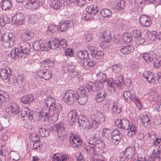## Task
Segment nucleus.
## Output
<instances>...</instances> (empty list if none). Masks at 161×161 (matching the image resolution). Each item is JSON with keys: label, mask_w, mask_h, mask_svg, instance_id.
<instances>
[{"label": "nucleus", "mask_w": 161, "mask_h": 161, "mask_svg": "<svg viewBox=\"0 0 161 161\" xmlns=\"http://www.w3.org/2000/svg\"><path fill=\"white\" fill-rule=\"evenodd\" d=\"M75 60L80 68L86 69L93 68L96 64V61L90 57L87 49L78 51Z\"/></svg>", "instance_id": "obj_1"}, {"label": "nucleus", "mask_w": 161, "mask_h": 161, "mask_svg": "<svg viewBox=\"0 0 161 161\" xmlns=\"http://www.w3.org/2000/svg\"><path fill=\"white\" fill-rule=\"evenodd\" d=\"M76 15L72 12L66 11L64 17L66 18L59 23L58 29L62 32H65L69 27H73L75 26L77 22Z\"/></svg>", "instance_id": "obj_2"}, {"label": "nucleus", "mask_w": 161, "mask_h": 161, "mask_svg": "<svg viewBox=\"0 0 161 161\" xmlns=\"http://www.w3.org/2000/svg\"><path fill=\"white\" fill-rule=\"evenodd\" d=\"M31 48L30 44L25 42L21 43L20 47L18 48H14L10 51L11 57L14 60L20 58L26 57L29 55Z\"/></svg>", "instance_id": "obj_3"}, {"label": "nucleus", "mask_w": 161, "mask_h": 161, "mask_svg": "<svg viewBox=\"0 0 161 161\" xmlns=\"http://www.w3.org/2000/svg\"><path fill=\"white\" fill-rule=\"evenodd\" d=\"M16 38L15 34L12 32L6 33L3 29H0V41H3L5 48H10L14 46Z\"/></svg>", "instance_id": "obj_4"}, {"label": "nucleus", "mask_w": 161, "mask_h": 161, "mask_svg": "<svg viewBox=\"0 0 161 161\" xmlns=\"http://www.w3.org/2000/svg\"><path fill=\"white\" fill-rule=\"evenodd\" d=\"M32 46L34 49L36 51H48L50 49L47 42H43L41 39H37L33 43Z\"/></svg>", "instance_id": "obj_5"}, {"label": "nucleus", "mask_w": 161, "mask_h": 161, "mask_svg": "<svg viewBox=\"0 0 161 161\" xmlns=\"http://www.w3.org/2000/svg\"><path fill=\"white\" fill-rule=\"evenodd\" d=\"M112 36L109 30H106L103 32L102 37V42L100 43V47L102 49L107 48L109 44L112 41Z\"/></svg>", "instance_id": "obj_6"}, {"label": "nucleus", "mask_w": 161, "mask_h": 161, "mask_svg": "<svg viewBox=\"0 0 161 161\" xmlns=\"http://www.w3.org/2000/svg\"><path fill=\"white\" fill-rule=\"evenodd\" d=\"M25 18V16L22 13H17L12 17L11 22L13 25L19 27L24 24Z\"/></svg>", "instance_id": "obj_7"}, {"label": "nucleus", "mask_w": 161, "mask_h": 161, "mask_svg": "<svg viewBox=\"0 0 161 161\" xmlns=\"http://www.w3.org/2000/svg\"><path fill=\"white\" fill-rule=\"evenodd\" d=\"M38 76L45 80H48L52 77V72L48 69L42 67L37 72Z\"/></svg>", "instance_id": "obj_8"}, {"label": "nucleus", "mask_w": 161, "mask_h": 161, "mask_svg": "<svg viewBox=\"0 0 161 161\" xmlns=\"http://www.w3.org/2000/svg\"><path fill=\"white\" fill-rule=\"evenodd\" d=\"M53 128L54 130L55 129V132H57V136L60 140H63L64 138L65 134L63 124L60 123H57L53 127Z\"/></svg>", "instance_id": "obj_9"}, {"label": "nucleus", "mask_w": 161, "mask_h": 161, "mask_svg": "<svg viewBox=\"0 0 161 161\" xmlns=\"http://www.w3.org/2000/svg\"><path fill=\"white\" fill-rule=\"evenodd\" d=\"M115 124L116 126L122 129L128 130L130 126L129 121L125 119H117L115 121Z\"/></svg>", "instance_id": "obj_10"}, {"label": "nucleus", "mask_w": 161, "mask_h": 161, "mask_svg": "<svg viewBox=\"0 0 161 161\" xmlns=\"http://www.w3.org/2000/svg\"><path fill=\"white\" fill-rule=\"evenodd\" d=\"M64 100L69 104H72L75 100L74 92L71 90L66 91L64 97Z\"/></svg>", "instance_id": "obj_11"}, {"label": "nucleus", "mask_w": 161, "mask_h": 161, "mask_svg": "<svg viewBox=\"0 0 161 161\" xmlns=\"http://www.w3.org/2000/svg\"><path fill=\"white\" fill-rule=\"evenodd\" d=\"M34 36V34L32 31L26 29L22 34L21 39L22 41L25 42L31 40Z\"/></svg>", "instance_id": "obj_12"}, {"label": "nucleus", "mask_w": 161, "mask_h": 161, "mask_svg": "<svg viewBox=\"0 0 161 161\" xmlns=\"http://www.w3.org/2000/svg\"><path fill=\"white\" fill-rule=\"evenodd\" d=\"M122 135L117 130H114L112 133L111 142L114 145H117L120 141Z\"/></svg>", "instance_id": "obj_13"}, {"label": "nucleus", "mask_w": 161, "mask_h": 161, "mask_svg": "<svg viewBox=\"0 0 161 161\" xmlns=\"http://www.w3.org/2000/svg\"><path fill=\"white\" fill-rule=\"evenodd\" d=\"M139 20L140 25L146 27L149 26L152 23L150 17L145 14L141 15L139 17Z\"/></svg>", "instance_id": "obj_14"}, {"label": "nucleus", "mask_w": 161, "mask_h": 161, "mask_svg": "<svg viewBox=\"0 0 161 161\" xmlns=\"http://www.w3.org/2000/svg\"><path fill=\"white\" fill-rule=\"evenodd\" d=\"M125 3L126 2L124 0H117L114 3L113 8L116 12H123L125 9Z\"/></svg>", "instance_id": "obj_15"}, {"label": "nucleus", "mask_w": 161, "mask_h": 161, "mask_svg": "<svg viewBox=\"0 0 161 161\" xmlns=\"http://www.w3.org/2000/svg\"><path fill=\"white\" fill-rule=\"evenodd\" d=\"M77 115V111L75 109H72L69 112L68 115L67 120L69 125H73L76 121Z\"/></svg>", "instance_id": "obj_16"}, {"label": "nucleus", "mask_w": 161, "mask_h": 161, "mask_svg": "<svg viewBox=\"0 0 161 161\" xmlns=\"http://www.w3.org/2000/svg\"><path fill=\"white\" fill-rule=\"evenodd\" d=\"M154 52H150L144 53L140 54V57L143 58L145 62L147 64L152 62L154 60L153 54Z\"/></svg>", "instance_id": "obj_17"}, {"label": "nucleus", "mask_w": 161, "mask_h": 161, "mask_svg": "<svg viewBox=\"0 0 161 161\" xmlns=\"http://www.w3.org/2000/svg\"><path fill=\"white\" fill-rule=\"evenodd\" d=\"M122 40L123 43L130 45L133 41V36L130 33H124L122 35Z\"/></svg>", "instance_id": "obj_18"}, {"label": "nucleus", "mask_w": 161, "mask_h": 161, "mask_svg": "<svg viewBox=\"0 0 161 161\" xmlns=\"http://www.w3.org/2000/svg\"><path fill=\"white\" fill-rule=\"evenodd\" d=\"M134 47L132 45L123 46L120 47V52L124 55H127L131 53L134 50Z\"/></svg>", "instance_id": "obj_19"}, {"label": "nucleus", "mask_w": 161, "mask_h": 161, "mask_svg": "<svg viewBox=\"0 0 161 161\" xmlns=\"http://www.w3.org/2000/svg\"><path fill=\"white\" fill-rule=\"evenodd\" d=\"M12 0H2L0 3V8L3 10H9L12 7Z\"/></svg>", "instance_id": "obj_20"}, {"label": "nucleus", "mask_w": 161, "mask_h": 161, "mask_svg": "<svg viewBox=\"0 0 161 161\" xmlns=\"http://www.w3.org/2000/svg\"><path fill=\"white\" fill-rule=\"evenodd\" d=\"M104 152H98L93 155V157L91 160V161H106L104 157L105 154Z\"/></svg>", "instance_id": "obj_21"}, {"label": "nucleus", "mask_w": 161, "mask_h": 161, "mask_svg": "<svg viewBox=\"0 0 161 161\" xmlns=\"http://www.w3.org/2000/svg\"><path fill=\"white\" fill-rule=\"evenodd\" d=\"M59 39L58 38H53L51 41H49L47 42V45L49 46L50 49H57L58 48H59V46H60L59 42Z\"/></svg>", "instance_id": "obj_22"}, {"label": "nucleus", "mask_w": 161, "mask_h": 161, "mask_svg": "<svg viewBox=\"0 0 161 161\" xmlns=\"http://www.w3.org/2000/svg\"><path fill=\"white\" fill-rule=\"evenodd\" d=\"M104 52L101 50H98L97 49L96 52L94 53V55L92 56V58L93 60L96 61V60L98 62L102 61L103 59Z\"/></svg>", "instance_id": "obj_23"}, {"label": "nucleus", "mask_w": 161, "mask_h": 161, "mask_svg": "<svg viewBox=\"0 0 161 161\" xmlns=\"http://www.w3.org/2000/svg\"><path fill=\"white\" fill-rule=\"evenodd\" d=\"M156 0H135V2L140 8H143L145 4H153L155 5Z\"/></svg>", "instance_id": "obj_24"}, {"label": "nucleus", "mask_w": 161, "mask_h": 161, "mask_svg": "<svg viewBox=\"0 0 161 161\" xmlns=\"http://www.w3.org/2000/svg\"><path fill=\"white\" fill-rule=\"evenodd\" d=\"M70 140L71 142H73L72 145L75 147H78L82 143L81 139L77 135H74L73 134L71 136Z\"/></svg>", "instance_id": "obj_25"}, {"label": "nucleus", "mask_w": 161, "mask_h": 161, "mask_svg": "<svg viewBox=\"0 0 161 161\" xmlns=\"http://www.w3.org/2000/svg\"><path fill=\"white\" fill-rule=\"evenodd\" d=\"M78 125L79 126L86 128V127L89 124V121L86 118L82 115H79L78 118Z\"/></svg>", "instance_id": "obj_26"}, {"label": "nucleus", "mask_w": 161, "mask_h": 161, "mask_svg": "<svg viewBox=\"0 0 161 161\" xmlns=\"http://www.w3.org/2000/svg\"><path fill=\"white\" fill-rule=\"evenodd\" d=\"M54 112V116L56 119H57L59 116V114L62 110V107L61 105L59 103L55 104L53 106V107L51 108Z\"/></svg>", "instance_id": "obj_27"}, {"label": "nucleus", "mask_w": 161, "mask_h": 161, "mask_svg": "<svg viewBox=\"0 0 161 161\" xmlns=\"http://www.w3.org/2000/svg\"><path fill=\"white\" fill-rule=\"evenodd\" d=\"M125 155L130 158H132L135 155L136 151L135 148L133 146H129L125 149Z\"/></svg>", "instance_id": "obj_28"}, {"label": "nucleus", "mask_w": 161, "mask_h": 161, "mask_svg": "<svg viewBox=\"0 0 161 161\" xmlns=\"http://www.w3.org/2000/svg\"><path fill=\"white\" fill-rule=\"evenodd\" d=\"M89 89L86 87L81 86L77 90V92L78 96H87Z\"/></svg>", "instance_id": "obj_29"}, {"label": "nucleus", "mask_w": 161, "mask_h": 161, "mask_svg": "<svg viewBox=\"0 0 161 161\" xmlns=\"http://www.w3.org/2000/svg\"><path fill=\"white\" fill-rule=\"evenodd\" d=\"M49 6L54 9L57 10L59 9L62 6V3L58 0H51L49 2Z\"/></svg>", "instance_id": "obj_30"}, {"label": "nucleus", "mask_w": 161, "mask_h": 161, "mask_svg": "<svg viewBox=\"0 0 161 161\" xmlns=\"http://www.w3.org/2000/svg\"><path fill=\"white\" fill-rule=\"evenodd\" d=\"M93 115L96 119H98L100 123H103L105 120V117L104 114L99 111L95 110L93 112Z\"/></svg>", "instance_id": "obj_31"}, {"label": "nucleus", "mask_w": 161, "mask_h": 161, "mask_svg": "<svg viewBox=\"0 0 161 161\" xmlns=\"http://www.w3.org/2000/svg\"><path fill=\"white\" fill-rule=\"evenodd\" d=\"M138 132V128L134 125H131L130 127V130L127 131V135L129 137L135 136Z\"/></svg>", "instance_id": "obj_32"}, {"label": "nucleus", "mask_w": 161, "mask_h": 161, "mask_svg": "<svg viewBox=\"0 0 161 161\" xmlns=\"http://www.w3.org/2000/svg\"><path fill=\"white\" fill-rule=\"evenodd\" d=\"M11 69L7 68L6 69H3L1 70L0 72V77L3 80H6L8 78V75H10Z\"/></svg>", "instance_id": "obj_33"}, {"label": "nucleus", "mask_w": 161, "mask_h": 161, "mask_svg": "<svg viewBox=\"0 0 161 161\" xmlns=\"http://www.w3.org/2000/svg\"><path fill=\"white\" fill-rule=\"evenodd\" d=\"M11 21L10 17L6 14L0 17V25L2 26H5L6 24H9Z\"/></svg>", "instance_id": "obj_34"}, {"label": "nucleus", "mask_w": 161, "mask_h": 161, "mask_svg": "<svg viewBox=\"0 0 161 161\" xmlns=\"http://www.w3.org/2000/svg\"><path fill=\"white\" fill-rule=\"evenodd\" d=\"M106 96V93L104 90H99L97 92L96 95L95 100L97 102H100L105 99Z\"/></svg>", "instance_id": "obj_35"}, {"label": "nucleus", "mask_w": 161, "mask_h": 161, "mask_svg": "<svg viewBox=\"0 0 161 161\" xmlns=\"http://www.w3.org/2000/svg\"><path fill=\"white\" fill-rule=\"evenodd\" d=\"M122 64L120 63H114L111 67V71L114 73H119L122 70Z\"/></svg>", "instance_id": "obj_36"}, {"label": "nucleus", "mask_w": 161, "mask_h": 161, "mask_svg": "<svg viewBox=\"0 0 161 161\" xmlns=\"http://www.w3.org/2000/svg\"><path fill=\"white\" fill-rule=\"evenodd\" d=\"M109 91L112 93L114 92L115 88L118 86V83L115 82V81H107Z\"/></svg>", "instance_id": "obj_37"}, {"label": "nucleus", "mask_w": 161, "mask_h": 161, "mask_svg": "<svg viewBox=\"0 0 161 161\" xmlns=\"http://www.w3.org/2000/svg\"><path fill=\"white\" fill-rule=\"evenodd\" d=\"M99 14H101L104 18H108L112 16V12L109 9L104 8L101 10Z\"/></svg>", "instance_id": "obj_38"}, {"label": "nucleus", "mask_w": 161, "mask_h": 161, "mask_svg": "<svg viewBox=\"0 0 161 161\" xmlns=\"http://www.w3.org/2000/svg\"><path fill=\"white\" fill-rule=\"evenodd\" d=\"M86 9L88 10L89 11L92 13L94 16L96 15L99 11V8L97 5H91L88 6Z\"/></svg>", "instance_id": "obj_39"}, {"label": "nucleus", "mask_w": 161, "mask_h": 161, "mask_svg": "<svg viewBox=\"0 0 161 161\" xmlns=\"http://www.w3.org/2000/svg\"><path fill=\"white\" fill-rule=\"evenodd\" d=\"M21 114L23 117L27 116L29 119H32L33 115L31 114L30 110L27 107L23 108L21 110Z\"/></svg>", "instance_id": "obj_40"}, {"label": "nucleus", "mask_w": 161, "mask_h": 161, "mask_svg": "<svg viewBox=\"0 0 161 161\" xmlns=\"http://www.w3.org/2000/svg\"><path fill=\"white\" fill-rule=\"evenodd\" d=\"M45 104L47 108H51L55 104V100L52 97H47L45 99Z\"/></svg>", "instance_id": "obj_41"}, {"label": "nucleus", "mask_w": 161, "mask_h": 161, "mask_svg": "<svg viewBox=\"0 0 161 161\" xmlns=\"http://www.w3.org/2000/svg\"><path fill=\"white\" fill-rule=\"evenodd\" d=\"M59 30L58 26L54 24H50L48 27L47 32L49 34L56 33Z\"/></svg>", "instance_id": "obj_42"}, {"label": "nucleus", "mask_w": 161, "mask_h": 161, "mask_svg": "<svg viewBox=\"0 0 161 161\" xmlns=\"http://www.w3.org/2000/svg\"><path fill=\"white\" fill-rule=\"evenodd\" d=\"M94 15L88 10L86 9V12L83 14L82 17L85 20L89 21L94 19Z\"/></svg>", "instance_id": "obj_43"}, {"label": "nucleus", "mask_w": 161, "mask_h": 161, "mask_svg": "<svg viewBox=\"0 0 161 161\" xmlns=\"http://www.w3.org/2000/svg\"><path fill=\"white\" fill-rule=\"evenodd\" d=\"M123 96L124 100L127 102L131 101L134 98V96L128 91L124 92Z\"/></svg>", "instance_id": "obj_44"}, {"label": "nucleus", "mask_w": 161, "mask_h": 161, "mask_svg": "<svg viewBox=\"0 0 161 161\" xmlns=\"http://www.w3.org/2000/svg\"><path fill=\"white\" fill-rule=\"evenodd\" d=\"M85 47L87 49L88 51H89L91 56L93 54L94 55V53L97 49L96 46L93 43H88L85 46Z\"/></svg>", "instance_id": "obj_45"}, {"label": "nucleus", "mask_w": 161, "mask_h": 161, "mask_svg": "<svg viewBox=\"0 0 161 161\" xmlns=\"http://www.w3.org/2000/svg\"><path fill=\"white\" fill-rule=\"evenodd\" d=\"M95 137V145L96 146L98 145V148H102L104 147L103 142L98 137V135L95 134L94 135Z\"/></svg>", "instance_id": "obj_46"}, {"label": "nucleus", "mask_w": 161, "mask_h": 161, "mask_svg": "<svg viewBox=\"0 0 161 161\" xmlns=\"http://www.w3.org/2000/svg\"><path fill=\"white\" fill-rule=\"evenodd\" d=\"M160 153L156 149H154L151 155V158L153 161H160Z\"/></svg>", "instance_id": "obj_47"}, {"label": "nucleus", "mask_w": 161, "mask_h": 161, "mask_svg": "<svg viewBox=\"0 0 161 161\" xmlns=\"http://www.w3.org/2000/svg\"><path fill=\"white\" fill-rule=\"evenodd\" d=\"M10 158L11 160L17 161L19 159L20 155L19 153L16 151H12L10 153Z\"/></svg>", "instance_id": "obj_48"}, {"label": "nucleus", "mask_w": 161, "mask_h": 161, "mask_svg": "<svg viewBox=\"0 0 161 161\" xmlns=\"http://www.w3.org/2000/svg\"><path fill=\"white\" fill-rule=\"evenodd\" d=\"M33 97L31 95H27L21 99V101L24 104L30 103L33 100Z\"/></svg>", "instance_id": "obj_49"}, {"label": "nucleus", "mask_w": 161, "mask_h": 161, "mask_svg": "<svg viewBox=\"0 0 161 161\" xmlns=\"http://www.w3.org/2000/svg\"><path fill=\"white\" fill-rule=\"evenodd\" d=\"M43 64L46 67H47L53 68L55 64V62L51 59L48 58L44 60Z\"/></svg>", "instance_id": "obj_50"}, {"label": "nucleus", "mask_w": 161, "mask_h": 161, "mask_svg": "<svg viewBox=\"0 0 161 161\" xmlns=\"http://www.w3.org/2000/svg\"><path fill=\"white\" fill-rule=\"evenodd\" d=\"M113 131L109 129L103 128L102 130L103 136L107 139H108L112 136Z\"/></svg>", "instance_id": "obj_51"}, {"label": "nucleus", "mask_w": 161, "mask_h": 161, "mask_svg": "<svg viewBox=\"0 0 161 161\" xmlns=\"http://www.w3.org/2000/svg\"><path fill=\"white\" fill-rule=\"evenodd\" d=\"M142 123L145 127H147L150 125L149 117L147 115L143 116L142 117Z\"/></svg>", "instance_id": "obj_52"}, {"label": "nucleus", "mask_w": 161, "mask_h": 161, "mask_svg": "<svg viewBox=\"0 0 161 161\" xmlns=\"http://www.w3.org/2000/svg\"><path fill=\"white\" fill-rule=\"evenodd\" d=\"M153 73L148 71H145L143 73V77L147 80H152Z\"/></svg>", "instance_id": "obj_53"}, {"label": "nucleus", "mask_w": 161, "mask_h": 161, "mask_svg": "<svg viewBox=\"0 0 161 161\" xmlns=\"http://www.w3.org/2000/svg\"><path fill=\"white\" fill-rule=\"evenodd\" d=\"M99 124V122H97L95 120H93L91 123L89 122V124L87 126L86 128L88 129L94 130L97 128Z\"/></svg>", "instance_id": "obj_54"}, {"label": "nucleus", "mask_w": 161, "mask_h": 161, "mask_svg": "<svg viewBox=\"0 0 161 161\" xmlns=\"http://www.w3.org/2000/svg\"><path fill=\"white\" fill-rule=\"evenodd\" d=\"M64 54L67 57H72L74 56V51L72 48H68L65 49Z\"/></svg>", "instance_id": "obj_55"}, {"label": "nucleus", "mask_w": 161, "mask_h": 161, "mask_svg": "<svg viewBox=\"0 0 161 161\" xmlns=\"http://www.w3.org/2000/svg\"><path fill=\"white\" fill-rule=\"evenodd\" d=\"M49 131L44 128H40L39 129V132L40 135L43 137L48 136L50 134Z\"/></svg>", "instance_id": "obj_56"}, {"label": "nucleus", "mask_w": 161, "mask_h": 161, "mask_svg": "<svg viewBox=\"0 0 161 161\" xmlns=\"http://www.w3.org/2000/svg\"><path fill=\"white\" fill-rule=\"evenodd\" d=\"M87 96H78V102L80 105H84L86 103L87 100Z\"/></svg>", "instance_id": "obj_57"}, {"label": "nucleus", "mask_w": 161, "mask_h": 161, "mask_svg": "<svg viewBox=\"0 0 161 161\" xmlns=\"http://www.w3.org/2000/svg\"><path fill=\"white\" fill-rule=\"evenodd\" d=\"M30 3L31 5L32 8L35 9H38L40 5V1L39 0H34V2L32 1L30 2Z\"/></svg>", "instance_id": "obj_58"}, {"label": "nucleus", "mask_w": 161, "mask_h": 161, "mask_svg": "<svg viewBox=\"0 0 161 161\" xmlns=\"http://www.w3.org/2000/svg\"><path fill=\"white\" fill-rule=\"evenodd\" d=\"M97 80H107L106 75L103 73L100 72L99 73L97 74Z\"/></svg>", "instance_id": "obj_59"}, {"label": "nucleus", "mask_w": 161, "mask_h": 161, "mask_svg": "<svg viewBox=\"0 0 161 161\" xmlns=\"http://www.w3.org/2000/svg\"><path fill=\"white\" fill-rule=\"evenodd\" d=\"M88 88H90L93 91H97L99 88L98 81H95L94 83H92V85H89Z\"/></svg>", "instance_id": "obj_60"}, {"label": "nucleus", "mask_w": 161, "mask_h": 161, "mask_svg": "<svg viewBox=\"0 0 161 161\" xmlns=\"http://www.w3.org/2000/svg\"><path fill=\"white\" fill-rule=\"evenodd\" d=\"M59 42H60L59 44L60 45L59 46V48L65 49L66 48L67 44L66 40L64 38L59 39Z\"/></svg>", "instance_id": "obj_61"}, {"label": "nucleus", "mask_w": 161, "mask_h": 161, "mask_svg": "<svg viewBox=\"0 0 161 161\" xmlns=\"http://www.w3.org/2000/svg\"><path fill=\"white\" fill-rule=\"evenodd\" d=\"M133 34L136 39L141 36V33L140 30H134L133 31Z\"/></svg>", "instance_id": "obj_62"}, {"label": "nucleus", "mask_w": 161, "mask_h": 161, "mask_svg": "<svg viewBox=\"0 0 161 161\" xmlns=\"http://www.w3.org/2000/svg\"><path fill=\"white\" fill-rule=\"evenodd\" d=\"M70 74V76L73 77H75V76H77L78 75V72L77 69L73 68L72 69H69Z\"/></svg>", "instance_id": "obj_63"}, {"label": "nucleus", "mask_w": 161, "mask_h": 161, "mask_svg": "<svg viewBox=\"0 0 161 161\" xmlns=\"http://www.w3.org/2000/svg\"><path fill=\"white\" fill-rule=\"evenodd\" d=\"M86 149L89 153H92L93 156V154L97 153L93 147L88 146L86 147Z\"/></svg>", "instance_id": "obj_64"}]
</instances>
